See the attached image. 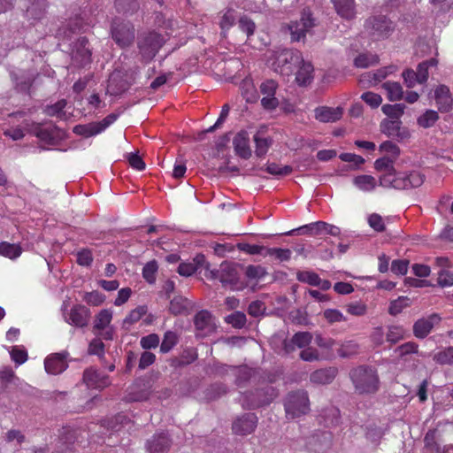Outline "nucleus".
I'll return each instance as SVG.
<instances>
[{
  "instance_id": "nucleus-1",
  "label": "nucleus",
  "mask_w": 453,
  "mask_h": 453,
  "mask_svg": "<svg viewBox=\"0 0 453 453\" xmlns=\"http://www.w3.org/2000/svg\"><path fill=\"white\" fill-rule=\"evenodd\" d=\"M349 378L359 395L374 394L379 390L377 371L369 365H359L350 370Z\"/></svg>"
},
{
  "instance_id": "nucleus-2",
  "label": "nucleus",
  "mask_w": 453,
  "mask_h": 453,
  "mask_svg": "<svg viewBox=\"0 0 453 453\" xmlns=\"http://www.w3.org/2000/svg\"><path fill=\"white\" fill-rule=\"evenodd\" d=\"M23 128L30 134H35L42 142L48 145H58L65 138L64 130L50 123H36L34 121L25 120Z\"/></svg>"
},
{
  "instance_id": "nucleus-3",
  "label": "nucleus",
  "mask_w": 453,
  "mask_h": 453,
  "mask_svg": "<svg viewBox=\"0 0 453 453\" xmlns=\"http://www.w3.org/2000/svg\"><path fill=\"white\" fill-rule=\"evenodd\" d=\"M240 265L229 261H224L220 264L219 269L210 271L211 279H218L223 287L230 288L233 290H241L244 288L243 282L240 279Z\"/></svg>"
},
{
  "instance_id": "nucleus-4",
  "label": "nucleus",
  "mask_w": 453,
  "mask_h": 453,
  "mask_svg": "<svg viewBox=\"0 0 453 453\" xmlns=\"http://www.w3.org/2000/svg\"><path fill=\"white\" fill-rule=\"evenodd\" d=\"M278 395V389L270 385L248 390L242 393V407L244 410H257L267 406Z\"/></svg>"
},
{
  "instance_id": "nucleus-5",
  "label": "nucleus",
  "mask_w": 453,
  "mask_h": 453,
  "mask_svg": "<svg viewBox=\"0 0 453 453\" xmlns=\"http://www.w3.org/2000/svg\"><path fill=\"white\" fill-rule=\"evenodd\" d=\"M272 64L275 72L282 75H290L302 62L300 51L290 49H280L273 51Z\"/></svg>"
},
{
  "instance_id": "nucleus-6",
  "label": "nucleus",
  "mask_w": 453,
  "mask_h": 453,
  "mask_svg": "<svg viewBox=\"0 0 453 453\" xmlns=\"http://www.w3.org/2000/svg\"><path fill=\"white\" fill-rule=\"evenodd\" d=\"M286 417L294 419L310 411V400L305 390L289 392L284 399Z\"/></svg>"
},
{
  "instance_id": "nucleus-7",
  "label": "nucleus",
  "mask_w": 453,
  "mask_h": 453,
  "mask_svg": "<svg viewBox=\"0 0 453 453\" xmlns=\"http://www.w3.org/2000/svg\"><path fill=\"white\" fill-rule=\"evenodd\" d=\"M165 39L157 32H149L139 35L137 47L141 60L144 63L151 61L164 45Z\"/></svg>"
},
{
  "instance_id": "nucleus-8",
  "label": "nucleus",
  "mask_w": 453,
  "mask_h": 453,
  "mask_svg": "<svg viewBox=\"0 0 453 453\" xmlns=\"http://www.w3.org/2000/svg\"><path fill=\"white\" fill-rule=\"evenodd\" d=\"M318 26V20L313 17L310 9L305 8L301 12L299 20L292 21L288 25L292 42L304 41L307 33Z\"/></svg>"
},
{
  "instance_id": "nucleus-9",
  "label": "nucleus",
  "mask_w": 453,
  "mask_h": 453,
  "mask_svg": "<svg viewBox=\"0 0 453 453\" xmlns=\"http://www.w3.org/2000/svg\"><path fill=\"white\" fill-rule=\"evenodd\" d=\"M111 35L112 40L120 48L129 47L134 40V27L128 22L115 19L111 22Z\"/></svg>"
},
{
  "instance_id": "nucleus-10",
  "label": "nucleus",
  "mask_w": 453,
  "mask_h": 453,
  "mask_svg": "<svg viewBox=\"0 0 453 453\" xmlns=\"http://www.w3.org/2000/svg\"><path fill=\"white\" fill-rule=\"evenodd\" d=\"M134 80L129 72L115 69L109 77L107 93L114 96H120L129 89Z\"/></svg>"
},
{
  "instance_id": "nucleus-11",
  "label": "nucleus",
  "mask_w": 453,
  "mask_h": 453,
  "mask_svg": "<svg viewBox=\"0 0 453 453\" xmlns=\"http://www.w3.org/2000/svg\"><path fill=\"white\" fill-rule=\"evenodd\" d=\"M36 76L35 72L29 70H12L10 72L14 90L29 97H31V89Z\"/></svg>"
},
{
  "instance_id": "nucleus-12",
  "label": "nucleus",
  "mask_w": 453,
  "mask_h": 453,
  "mask_svg": "<svg viewBox=\"0 0 453 453\" xmlns=\"http://www.w3.org/2000/svg\"><path fill=\"white\" fill-rule=\"evenodd\" d=\"M119 113L112 112L98 122H90L84 125H76L73 131L75 134L88 138L96 135L105 130L109 126L117 120Z\"/></svg>"
},
{
  "instance_id": "nucleus-13",
  "label": "nucleus",
  "mask_w": 453,
  "mask_h": 453,
  "mask_svg": "<svg viewBox=\"0 0 453 453\" xmlns=\"http://www.w3.org/2000/svg\"><path fill=\"white\" fill-rule=\"evenodd\" d=\"M365 29L375 39H384L394 30L393 23L385 16H373L365 22Z\"/></svg>"
},
{
  "instance_id": "nucleus-14",
  "label": "nucleus",
  "mask_w": 453,
  "mask_h": 453,
  "mask_svg": "<svg viewBox=\"0 0 453 453\" xmlns=\"http://www.w3.org/2000/svg\"><path fill=\"white\" fill-rule=\"evenodd\" d=\"M193 321L196 328V336L197 338H204L214 333L216 330V326L213 322V316L207 310H201L198 311L195 315Z\"/></svg>"
},
{
  "instance_id": "nucleus-15",
  "label": "nucleus",
  "mask_w": 453,
  "mask_h": 453,
  "mask_svg": "<svg viewBox=\"0 0 453 453\" xmlns=\"http://www.w3.org/2000/svg\"><path fill=\"white\" fill-rule=\"evenodd\" d=\"M257 421L258 418L255 413H243L233 421L232 431L234 434L241 436L250 434L255 431Z\"/></svg>"
},
{
  "instance_id": "nucleus-16",
  "label": "nucleus",
  "mask_w": 453,
  "mask_h": 453,
  "mask_svg": "<svg viewBox=\"0 0 453 453\" xmlns=\"http://www.w3.org/2000/svg\"><path fill=\"white\" fill-rule=\"evenodd\" d=\"M441 318L438 313H433L426 318L418 319L413 325V334L418 339L426 338L439 325Z\"/></svg>"
},
{
  "instance_id": "nucleus-17",
  "label": "nucleus",
  "mask_w": 453,
  "mask_h": 453,
  "mask_svg": "<svg viewBox=\"0 0 453 453\" xmlns=\"http://www.w3.org/2000/svg\"><path fill=\"white\" fill-rule=\"evenodd\" d=\"M173 444V441L167 433L162 432L153 434L146 441L148 453H167Z\"/></svg>"
},
{
  "instance_id": "nucleus-18",
  "label": "nucleus",
  "mask_w": 453,
  "mask_h": 453,
  "mask_svg": "<svg viewBox=\"0 0 453 453\" xmlns=\"http://www.w3.org/2000/svg\"><path fill=\"white\" fill-rule=\"evenodd\" d=\"M90 317V311L84 305H74L68 314H64L65 321L77 327L88 326Z\"/></svg>"
},
{
  "instance_id": "nucleus-19",
  "label": "nucleus",
  "mask_w": 453,
  "mask_h": 453,
  "mask_svg": "<svg viewBox=\"0 0 453 453\" xmlns=\"http://www.w3.org/2000/svg\"><path fill=\"white\" fill-rule=\"evenodd\" d=\"M278 83L273 80H266L260 85V91L264 95L261 99L262 106L266 110H274L279 105V100L274 96Z\"/></svg>"
},
{
  "instance_id": "nucleus-20",
  "label": "nucleus",
  "mask_w": 453,
  "mask_h": 453,
  "mask_svg": "<svg viewBox=\"0 0 453 453\" xmlns=\"http://www.w3.org/2000/svg\"><path fill=\"white\" fill-rule=\"evenodd\" d=\"M380 131L388 137L403 141L410 137L407 128L402 127L401 120L383 119L380 123Z\"/></svg>"
},
{
  "instance_id": "nucleus-21",
  "label": "nucleus",
  "mask_w": 453,
  "mask_h": 453,
  "mask_svg": "<svg viewBox=\"0 0 453 453\" xmlns=\"http://www.w3.org/2000/svg\"><path fill=\"white\" fill-rule=\"evenodd\" d=\"M312 340V334L309 332L296 333L291 339L282 341V349L285 354H290L296 348L303 349L307 347Z\"/></svg>"
},
{
  "instance_id": "nucleus-22",
  "label": "nucleus",
  "mask_w": 453,
  "mask_h": 453,
  "mask_svg": "<svg viewBox=\"0 0 453 453\" xmlns=\"http://www.w3.org/2000/svg\"><path fill=\"white\" fill-rule=\"evenodd\" d=\"M73 59L79 65H86L91 61V50L88 47V40L81 37L75 42L73 49Z\"/></svg>"
},
{
  "instance_id": "nucleus-23",
  "label": "nucleus",
  "mask_w": 453,
  "mask_h": 453,
  "mask_svg": "<svg viewBox=\"0 0 453 453\" xmlns=\"http://www.w3.org/2000/svg\"><path fill=\"white\" fill-rule=\"evenodd\" d=\"M83 381L94 388H104L110 385L109 376L93 368H88L83 372Z\"/></svg>"
},
{
  "instance_id": "nucleus-24",
  "label": "nucleus",
  "mask_w": 453,
  "mask_h": 453,
  "mask_svg": "<svg viewBox=\"0 0 453 453\" xmlns=\"http://www.w3.org/2000/svg\"><path fill=\"white\" fill-rule=\"evenodd\" d=\"M235 154L243 159H249L251 157V149L250 147L249 134L245 130H241L236 134L233 140Z\"/></svg>"
},
{
  "instance_id": "nucleus-25",
  "label": "nucleus",
  "mask_w": 453,
  "mask_h": 453,
  "mask_svg": "<svg viewBox=\"0 0 453 453\" xmlns=\"http://www.w3.org/2000/svg\"><path fill=\"white\" fill-rule=\"evenodd\" d=\"M434 98L441 112H449L452 110L453 98L446 85H440L435 89Z\"/></svg>"
},
{
  "instance_id": "nucleus-26",
  "label": "nucleus",
  "mask_w": 453,
  "mask_h": 453,
  "mask_svg": "<svg viewBox=\"0 0 453 453\" xmlns=\"http://www.w3.org/2000/svg\"><path fill=\"white\" fill-rule=\"evenodd\" d=\"M67 353H56L48 357L44 361L45 370L50 374H58L67 368L65 362Z\"/></svg>"
},
{
  "instance_id": "nucleus-27",
  "label": "nucleus",
  "mask_w": 453,
  "mask_h": 453,
  "mask_svg": "<svg viewBox=\"0 0 453 453\" xmlns=\"http://www.w3.org/2000/svg\"><path fill=\"white\" fill-rule=\"evenodd\" d=\"M194 303L188 298L177 296L170 301L169 311L174 315H189L194 311Z\"/></svg>"
},
{
  "instance_id": "nucleus-28",
  "label": "nucleus",
  "mask_w": 453,
  "mask_h": 453,
  "mask_svg": "<svg viewBox=\"0 0 453 453\" xmlns=\"http://www.w3.org/2000/svg\"><path fill=\"white\" fill-rule=\"evenodd\" d=\"M337 374L338 369L334 366L319 369L311 373L310 380L314 384L326 385L330 384Z\"/></svg>"
},
{
  "instance_id": "nucleus-29",
  "label": "nucleus",
  "mask_w": 453,
  "mask_h": 453,
  "mask_svg": "<svg viewBox=\"0 0 453 453\" xmlns=\"http://www.w3.org/2000/svg\"><path fill=\"white\" fill-rule=\"evenodd\" d=\"M342 110L340 107L330 108L320 106L315 109V118L320 122H335L342 118Z\"/></svg>"
},
{
  "instance_id": "nucleus-30",
  "label": "nucleus",
  "mask_w": 453,
  "mask_h": 453,
  "mask_svg": "<svg viewBox=\"0 0 453 453\" xmlns=\"http://www.w3.org/2000/svg\"><path fill=\"white\" fill-rule=\"evenodd\" d=\"M326 222L324 221H317L311 224H307L302 226L298 228L293 229L285 233V235H294L297 234H307V235H318L324 233V229L326 228Z\"/></svg>"
},
{
  "instance_id": "nucleus-31",
  "label": "nucleus",
  "mask_w": 453,
  "mask_h": 453,
  "mask_svg": "<svg viewBox=\"0 0 453 453\" xmlns=\"http://www.w3.org/2000/svg\"><path fill=\"white\" fill-rule=\"evenodd\" d=\"M336 12L343 19H351L355 17L354 0H331Z\"/></svg>"
},
{
  "instance_id": "nucleus-32",
  "label": "nucleus",
  "mask_w": 453,
  "mask_h": 453,
  "mask_svg": "<svg viewBox=\"0 0 453 453\" xmlns=\"http://www.w3.org/2000/svg\"><path fill=\"white\" fill-rule=\"evenodd\" d=\"M253 140L256 144L255 153L258 157H264L273 144V139L264 136L263 130H258L254 135Z\"/></svg>"
},
{
  "instance_id": "nucleus-33",
  "label": "nucleus",
  "mask_w": 453,
  "mask_h": 453,
  "mask_svg": "<svg viewBox=\"0 0 453 453\" xmlns=\"http://www.w3.org/2000/svg\"><path fill=\"white\" fill-rule=\"evenodd\" d=\"M401 180L396 184L399 189L418 188L423 184L424 175L418 172H411L410 174L401 177Z\"/></svg>"
},
{
  "instance_id": "nucleus-34",
  "label": "nucleus",
  "mask_w": 453,
  "mask_h": 453,
  "mask_svg": "<svg viewBox=\"0 0 453 453\" xmlns=\"http://www.w3.org/2000/svg\"><path fill=\"white\" fill-rule=\"evenodd\" d=\"M296 68H298L296 75L297 83L302 86L310 83L312 79L313 65L310 62H305L302 58V62Z\"/></svg>"
},
{
  "instance_id": "nucleus-35",
  "label": "nucleus",
  "mask_w": 453,
  "mask_h": 453,
  "mask_svg": "<svg viewBox=\"0 0 453 453\" xmlns=\"http://www.w3.org/2000/svg\"><path fill=\"white\" fill-rule=\"evenodd\" d=\"M360 351V345L352 340L345 341L337 349V354L342 358H350Z\"/></svg>"
},
{
  "instance_id": "nucleus-36",
  "label": "nucleus",
  "mask_w": 453,
  "mask_h": 453,
  "mask_svg": "<svg viewBox=\"0 0 453 453\" xmlns=\"http://www.w3.org/2000/svg\"><path fill=\"white\" fill-rule=\"evenodd\" d=\"M46 8V0H35V2L27 8V16L28 19L39 20L44 16Z\"/></svg>"
},
{
  "instance_id": "nucleus-37",
  "label": "nucleus",
  "mask_w": 453,
  "mask_h": 453,
  "mask_svg": "<svg viewBox=\"0 0 453 453\" xmlns=\"http://www.w3.org/2000/svg\"><path fill=\"white\" fill-rule=\"evenodd\" d=\"M21 253L22 248L19 244L0 242V256L13 260L19 257Z\"/></svg>"
},
{
  "instance_id": "nucleus-38",
  "label": "nucleus",
  "mask_w": 453,
  "mask_h": 453,
  "mask_svg": "<svg viewBox=\"0 0 453 453\" xmlns=\"http://www.w3.org/2000/svg\"><path fill=\"white\" fill-rule=\"evenodd\" d=\"M388 93V99L391 102L401 100L403 96V88L399 82L387 81L382 85Z\"/></svg>"
},
{
  "instance_id": "nucleus-39",
  "label": "nucleus",
  "mask_w": 453,
  "mask_h": 453,
  "mask_svg": "<svg viewBox=\"0 0 453 453\" xmlns=\"http://www.w3.org/2000/svg\"><path fill=\"white\" fill-rule=\"evenodd\" d=\"M233 371L236 377L235 383L237 386L245 385L252 377L253 371L246 365L234 366Z\"/></svg>"
},
{
  "instance_id": "nucleus-40",
  "label": "nucleus",
  "mask_w": 453,
  "mask_h": 453,
  "mask_svg": "<svg viewBox=\"0 0 453 453\" xmlns=\"http://www.w3.org/2000/svg\"><path fill=\"white\" fill-rule=\"evenodd\" d=\"M365 438L372 443L378 445L384 435V430L375 424H368L365 427Z\"/></svg>"
},
{
  "instance_id": "nucleus-41",
  "label": "nucleus",
  "mask_w": 453,
  "mask_h": 453,
  "mask_svg": "<svg viewBox=\"0 0 453 453\" xmlns=\"http://www.w3.org/2000/svg\"><path fill=\"white\" fill-rule=\"evenodd\" d=\"M354 184L364 191H372L376 187V180L371 175H359L354 180Z\"/></svg>"
},
{
  "instance_id": "nucleus-42",
  "label": "nucleus",
  "mask_w": 453,
  "mask_h": 453,
  "mask_svg": "<svg viewBox=\"0 0 453 453\" xmlns=\"http://www.w3.org/2000/svg\"><path fill=\"white\" fill-rule=\"evenodd\" d=\"M112 312L110 310H102L95 319L94 330H104L110 325Z\"/></svg>"
},
{
  "instance_id": "nucleus-43",
  "label": "nucleus",
  "mask_w": 453,
  "mask_h": 453,
  "mask_svg": "<svg viewBox=\"0 0 453 453\" xmlns=\"http://www.w3.org/2000/svg\"><path fill=\"white\" fill-rule=\"evenodd\" d=\"M438 119L439 114L437 111L434 110H426L418 118L417 122L420 127L429 128L433 127Z\"/></svg>"
},
{
  "instance_id": "nucleus-44",
  "label": "nucleus",
  "mask_w": 453,
  "mask_h": 453,
  "mask_svg": "<svg viewBox=\"0 0 453 453\" xmlns=\"http://www.w3.org/2000/svg\"><path fill=\"white\" fill-rule=\"evenodd\" d=\"M405 109L404 104H384L381 108L383 113L392 119L399 120Z\"/></svg>"
},
{
  "instance_id": "nucleus-45",
  "label": "nucleus",
  "mask_w": 453,
  "mask_h": 453,
  "mask_svg": "<svg viewBox=\"0 0 453 453\" xmlns=\"http://www.w3.org/2000/svg\"><path fill=\"white\" fill-rule=\"evenodd\" d=\"M434 361L437 364L444 365H453V346L445 348L444 349L435 353L433 357Z\"/></svg>"
},
{
  "instance_id": "nucleus-46",
  "label": "nucleus",
  "mask_w": 453,
  "mask_h": 453,
  "mask_svg": "<svg viewBox=\"0 0 453 453\" xmlns=\"http://www.w3.org/2000/svg\"><path fill=\"white\" fill-rule=\"evenodd\" d=\"M378 62H379L378 56L371 54V53L359 54L354 59L355 66L359 67V68H367L370 65L377 64Z\"/></svg>"
},
{
  "instance_id": "nucleus-47",
  "label": "nucleus",
  "mask_w": 453,
  "mask_h": 453,
  "mask_svg": "<svg viewBox=\"0 0 453 453\" xmlns=\"http://www.w3.org/2000/svg\"><path fill=\"white\" fill-rule=\"evenodd\" d=\"M158 270V265L156 260H151L145 264L142 268V277L149 283L153 284L156 281V275Z\"/></svg>"
},
{
  "instance_id": "nucleus-48",
  "label": "nucleus",
  "mask_w": 453,
  "mask_h": 453,
  "mask_svg": "<svg viewBox=\"0 0 453 453\" xmlns=\"http://www.w3.org/2000/svg\"><path fill=\"white\" fill-rule=\"evenodd\" d=\"M435 430H429L425 438L424 442L425 446L427 449L431 451V453H446L445 449H441L440 444L435 441Z\"/></svg>"
},
{
  "instance_id": "nucleus-49",
  "label": "nucleus",
  "mask_w": 453,
  "mask_h": 453,
  "mask_svg": "<svg viewBox=\"0 0 453 453\" xmlns=\"http://www.w3.org/2000/svg\"><path fill=\"white\" fill-rule=\"evenodd\" d=\"M264 256L274 257L278 261L284 262L290 259L291 250L289 249L266 248Z\"/></svg>"
},
{
  "instance_id": "nucleus-50",
  "label": "nucleus",
  "mask_w": 453,
  "mask_h": 453,
  "mask_svg": "<svg viewBox=\"0 0 453 453\" xmlns=\"http://www.w3.org/2000/svg\"><path fill=\"white\" fill-rule=\"evenodd\" d=\"M409 305V298L407 296H399L397 299L391 301L388 307V313L392 316H396Z\"/></svg>"
},
{
  "instance_id": "nucleus-51",
  "label": "nucleus",
  "mask_w": 453,
  "mask_h": 453,
  "mask_svg": "<svg viewBox=\"0 0 453 453\" xmlns=\"http://www.w3.org/2000/svg\"><path fill=\"white\" fill-rule=\"evenodd\" d=\"M178 342V336L173 331L165 332L164 339L160 345V351L162 353H168Z\"/></svg>"
},
{
  "instance_id": "nucleus-52",
  "label": "nucleus",
  "mask_w": 453,
  "mask_h": 453,
  "mask_svg": "<svg viewBox=\"0 0 453 453\" xmlns=\"http://www.w3.org/2000/svg\"><path fill=\"white\" fill-rule=\"evenodd\" d=\"M296 278L299 281L308 283L311 286H319L320 285V278L319 276L313 272L309 271H299L296 273Z\"/></svg>"
},
{
  "instance_id": "nucleus-53",
  "label": "nucleus",
  "mask_w": 453,
  "mask_h": 453,
  "mask_svg": "<svg viewBox=\"0 0 453 453\" xmlns=\"http://www.w3.org/2000/svg\"><path fill=\"white\" fill-rule=\"evenodd\" d=\"M398 181L402 180L400 176H396L395 170L392 172H387L384 175H382L380 178V185L386 188L393 187L395 188L399 189V187L396 186V184H398Z\"/></svg>"
},
{
  "instance_id": "nucleus-54",
  "label": "nucleus",
  "mask_w": 453,
  "mask_h": 453,
  "mask_svg": "<svg viewBox=\"0 0 453 453\" xmlns=\"http://www.w3.org/2000/svg\"><path fill=\"white\" fill-rule=\"evenodd\" d=\"M115 6L119 12H134L139 8L137 0H115Z\"/></svg>"
},
{
  "instance_id": "nucleus-55",
  "label": "nucleus",
  "mask_w": 453,
  "mask_h": 453,
  "mask_svg": "<svg viewBox=\"0 0 453 453\" xmlns=\"http://www.w3.org/2000/svg\"><path fill=\"white\" fill-rule=\"evenodd\" d=\"M225 321L235 328H242L247 321L246 315L242 311H234L226 317Z\"/></svg>"
},
{
  "instance_id": "nucleus-56",
  "label": "nucleus",
  "mask_w": 453,
  "mask_h": 453,
  "mask_svg": "<svg viewBox=\"0 0 453 453\" xmlns=\"http://www.w3.org/2000/svg\"><path fill=\"white\" fill-rule=\"evenodd\" d=\"M150 392L148 389L134 390L131 388L128 394L125 396L127 402H142L149 398Z\"/></svg>"
},
{
  "instance_id": "nucleus-57",
  "label": "nucleus",
  "mask_w": 453,
  "mask_h": 453,
  "mask_svg": "<svg viewBox=\"0 0 453 453\" xmlns=\"http://www.w3.org/2000/svg\"><path fill=\"white\" fill-rule=\"evenodd\" d=\"M227 387L222 383H217L211 386L208 388L206 396L210 400H216L217 398L226 395L227 393Z\"/></svg>"
},
{
  "instance_id": "nucleus-58",
  "label": "nucleus",
  "mask_w": 453,
  "mask_h": 453,
  "mask_svg": "<svg viewBox=\"0 0 453 453\" xmlns=\"http://www.w3.org/2000/svg\"><path fill=\"white\" fill-rule=\"evenodd\" d=\"M66 106L65 99L58 101L56 104L48 105L45 109V113L48 116H57L62 118L65 116L64 108Z\"/></svg>"
},
{
  "instance_id": "nucleus-59",
  "label": "nucleus",
  "mask_w": 453,
  "mask_h": 453,
  "mask_svg": "<svg viewBox=\"0 0 453 453\" xmlns=\"http://www.w3.org/2000/svg\"><path fill=\"white\" fill-rule=\"evenodd\" d=\"M266 172L272 175L286 176L293 172V168L290 165L280 167L276 163H271L267 165Z\"/></svg>"
},
{
  "instance_id": "nucleus-60",
  "label": "nucleus",
  "mask_w": 453,
  "mask_h": 453,
  "mask_svg": "<svg viewBox=\"0 0 453 453\" xmlns=\"http://www.w3.org/2000/svg\"><path fill=\"white\" fill-rule=\"evenodd\" d=\"M404 337V329L402 326H391L388 327L386 338L391 343H396Z\"/></svg>"
},
{
  "instance_id": "nucleus-61",
  "label": "nucleus",
  "mask_w": 453,
  "mask_h": 453,
  "mask_svg": "<svg viewBox=\"0 0 453 453\" xmlns=\"http://www.w3.org/2000/svg\"><path fill=\"white\" fill-rule=\"evenodd\" d=\"M147 312L146 306H138L130 311V313L125 318L123 323L132 325L141 319V318Z\"/></svg>"
},
{
  "instance_id": "nucleus-62",
  "label": "nucleus",
  "mask_w": 453,
  "mask_h": 453,
  "mask_svg": "<svg viewBox=\"0 0 453 453\" xmlns=\"http://www.w3.org/2000/svg\"><path fill=\"white\" fill-rule=\"evenodd\" d=\"M374 168L377 171H386V172L395 171L394 158H391L390 157H383L378 158L374 162Z\"/></svg>"
},
{
  "instance_id": "nucleus-63",
  "label": "nucleus",
  "mask_w": 453,
  "mask_h": 453,
  "mask_svg": "<svg viewBox=\"0 0 453 453\" xmlns=\"http://www.w3.org/2000/svg\"><path fill=\"white\" fill-rule=\"evenodd\" d=\"M235 11L233 8H227L221 18L220 27L223 30L229 29L235 22Z\"/></svg>"
},
{
  "instance_id": "nucleus-64",
  "label": "nucleus",
  "mask_w": 453,
  "mask_h": 453,
  "mask_svg": "<svg viewBox=\"0 0 453 453\" xmlns=\"http://www.w3.org/2000/svg\"><path fill=\"white\" fill-rule=\"evenodd\" d=\"M238 25L241 30L245 32L248 36L254 34L256 25L254 21L248 16H242L239 19Z\"/></svg>"
}]
</instances>
